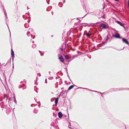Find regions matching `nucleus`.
I'll use <instances>...</instances> for the list:
<instances>
[{"label":"nucleus","instance_id":"nucleus-15","mask_svg":"<svg viewBox=\"0 0 129 129\" xmlns=\"http://www.w3.org/2000/svg\"><path fill=\"white\" fill-rule=\"evenodd\" d=\"M15 101V102L16 103V100H15V101Z\"/></svg>","mask_w":129,"mask_h":129},{"label":"nucleus","instance_id":"nucleus-4","mask_svg":"<svg viewBox=\"0 0 129 129\" xmlns=\"http://www.w3.org/2000/svg\"><path fill=\"white\" fill-rule=\"evenodd\" d=\"M115 34L114 36L116 38H120V36L117 33H115Z\"/></svg>","mask_w":129,"mask_h":129},{"label":"nucleus","instance_id":"nucleus-6","mask_svg":"<svg viewBox=\"0 0 129 129\" xmlns=\"http://www.w3.org/2000/svg\"><path fill=\"white\" fill-rule=\"evenodd\" d=\"M58 98H57L55 99V105L56 106L57 105V103H58Z\"/></svg>","mask_w":129,"mask_h":129},{"label":"nucleus","instance_id":"nucleus-1","mask_svg":"<svg viewBox=\"0 0 129 129\" xmlns=\"http://www.w3.org/2000/svg\"><path fill=\"white\" fill-rule=\"evenodd\" d=\"M100 26L103 29L107 28V27L105 24H102L100 25Z\"/></svg>","mask_w":129,"mask_h":129},{"label":"nucleus","instance_id":"nucleus-5","mask_svg":"<svg viewBox=\"0 0 129 129\" xmlns=\"http://www.w3.org/2000/svg\"><path fill=\"white\" fill-rule=\"evenodd\" d=\"M58 116L59 118H61L62 116V114L61 112H59L58 113Z\"/></svg>","mask_w":129,"mask_h":129},{"label":"nucleus","instance_id":"nucleus-12","mask_svg":"<svg viewBox=\"0 0 129 129\" xmlns=\"http://www.w3.org/2000/svg\"><path fill=\"white\" fill-rule=\"evenodd\" d=\"M4 98H5L6 97L7 98V99L8 98V97L5 94L4 95Z\"/></svg>","mask_w":129,"mask_h":129},{"label":"nucleus","instance_id":"nucleus-9","mask_svg":"<svg viewBox=\"0 0 129 129\" xmlns=\"http://www.w3.org/2000/svg\"><path fill=\"white\" fill-rule=\"evenodd\" d=\"M14 53L12 50V49H11V55L13 57L14 56Z\"/></svg>","mask_w":129,"mask_h":129},{"label":"nucleus","instance_id":"nucleus-2","mask_svg":"<svg viewBox=\"0 0 129 129\" xmlns=\"http://www.w3.org/2000/svg\"><path fill=\"white\" fill-rule=\"evenodd\" d=\"M59 59L61 62H64V59L61 55H59Z\"/></svg>","mask_w":129,"mask_h":129},{"label":"nucleus","instance_id":"nucleus-3","mask_svg":"<svg viewBox=\"0 0 129 129\" xmlns=\"http://www.w3.org/2000/svg\"><path fill=\"white\" fill-rule=\"evenodd\" d=\"M122 39V41L124 42L125 43V44H128L129 43L128 42V41H127V40L124 39V38H123Z\"/></svg>","mask_w":129,"mask_h":129},{"label":"nucleus","instance_id":"nucleus-10","mask_svg":"<svg viewBox=\"0 0 129 129\" xmlns=\"http://www.w3.org/2000/svg\"><path fill=\"white\" fill-rule=\"evenodd\" d=\"M74 87V86L73 85H72L71 86L68 88V90H70L72 88H73Z\"/></svg>","mask_w":129,"mask_h":129},{"label":"nucleus","instance_id":"nucleus-11","mask_svg":"<svg viewBox=\"0 0 129 129\" xmlns=\"http://www.w3.org/2000/svg\"><path fill=\"white\" fill-rule=\"evenodd\" d=\"M86 35L88 38L90 36V34L88 33H87V34H86Z\"/></svg>","mask_w":129,"mask_h":129},{"label":"nucleus","instance_id":"nucleus-14","mask_svg":"<svg viewBox=\"0 0 129 129\" xmlns=\"http://www.w3.org/2000/svg\"><path fill=\"white\" fill-rule=\"evenodd\" d=\"M114 0L116 1H118L119 0Z\"/></svg>","mask_w":129,"mask_h":129},{"label":"nucleus","instance_id":"nucleus-13","mask_svg":"<svg viewBox=\"0 0 129 129\" xmlns=\"http://www.w3.org/2000/svg\"><path fill=\"white\" fill-rule=\"evenodd\" d=\"M60 49L61 50V51H62L63 50V49L62 48H60Z\"/></svg>","mask_w":129,"mask_h":129},{"label":"nucleus","instance_id":"nucleus-7","mask_svg":"<svg viewBox=\"0 0 129 129\" xmlns=\"http://www.w3.org/2000/svg\"><path fill=\"white\" fill-rule=\"evenodd\" d=\"M116 22H117V23H118V24H120L121 26H123V23H121L119 21H116Z\"/></svg>","mask_w":129,"mask_h":129},{"label":"nucleus","instance_id":"nucleus-8","mask_svg":"<svg viewBox=\"0 0 129 129\" xmlns=\"http://www.w3.org/2000/svg\"><path fill=\"white\" fill-rule=\"evenodd\" d=\"M65 57L67 59H68L70 58V57L67 55H64Z\"/></svg>","mask_w":129,"mask_h":129}]
</instances>
